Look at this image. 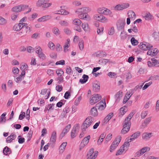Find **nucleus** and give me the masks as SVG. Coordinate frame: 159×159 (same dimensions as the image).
<instances>
[{
  "mask_svg": "<svg viewBox=\"0 0 159 159\" xmlns=\"http://www.w3.org/2000/svg\"><path fill=\"white\" fill-rule=\"evenodd\" d=\"M93 120V118L91 116L88 117L83 123L81 128L85 130L91 124Z\"/></svg>",
  "mask_w": 159,
  "mask_h": 159,
  "instance_id": "nucleus-1",
  "label": "nucleus"
},
{
  "mask_svg": "<svg viewBox=\"0 0 159 159\" xmlns=\"http://www.w3.org/2000/svg\"><path fill=\"white\" fill-rule=\"evenodd\" d=\"M101 98V96L99 94H93L90 98L89 103L90 104L93 105L99 101Z\"/></svg>",
  "mask_w": 159,
  "mask_h": 159,
  "instance_id": "nucleus-2",
  "label": "nucleus"
},
{
  "mask_svg": "<svg viewBox=\"0 0 159 159\" xmlns=\"http://www.w3.org/2000/svg\"><path fill=\"white\" fill-rule=\"evenodd\" d=\"M98 153L97 151L94 152L93 148H91L88 153L87 159H95L97 156Z\"/></svg>",
  "mask_w": 159,
  "mask_h": 159,
  "instance_id": "nucleus-3",
  "label": "nucleus"
},
{
  "mask_svg": "<svg viewBox=\"0 0 159 159\" xmlns=\"http://www.w3.org/2000/svg\"><path fill=\"white\" fill-rule=\"evenodd\" d=\"M31 26L30 25H28L27 24L26 25L21 29V31L20 32V35L22 34L23 35H25L29 33L31 31Z\"/></svg>",
  "mask_w": 159,
  "mask_h": 159,
  "instance_id": "nucleus-4",
  "label": "nucleus"
},
{
  "mask_svg": "<svg viewBox=\"0 0 159 159\" xmlns=\"http://www.w3.org/2000/svg\"><path fill=\"white\" fill-rule=\"evenodd\" d=\"M80 127L79 124H77L71 130L70 136L71 139H74L77 135Z\"/></svg>",
  "mask_w": 159,
  "mask_h": 159,
  "instance_id": "nucleus-5",
  "label": "nucleus"
},
{
  "mask_svg": "<svg viewBox=\"0 0 159 159\" xmlns=\"http://www.w3.org/2000/svg\"><path fill=\"white\" fill-rule=\"evenodd\" d=\"M36 4L37 6L43 8H47L52 5L51 3H46L44 0H39Z\"/></svg>",
  "mask_w": 159,
  "mask_h": 159,
  "instance_id": "nucleus-6",
  "label": "nucleus"
},
{
  "mask_svg": "<svg viewBox=\"0 0 159 159\" xmlns=\"http://www.w3.org/2000/svg\"><path fill=\"white\" fill-rule=\"evenodd\" d=\"M73 24L77 26L76 28H75V30L79 32L81 31V29L80 26L82 22L81 20L79 19H75L73 20Z\"/></svg>",
  "mask_w": 159,
  "mask_h": 159,
  "instance_id": "nucleus-7",
  "label": "nucleus"
},
{
  "mask_svg": "<svg viewBox=\"0 0 159 159\" xmlns=\"http://www.w3.org/2000/svg\"><path fill=\"white\" fill-rule=\"evenodd\" d=\"M94 19L102 22H106L108 21L107 19L101 15L96 14L94 16Z\"/></svg>",
  "mask_w": 159,
  "mask_h": 159,
  "instance_id": "nucleus-8",
  "label": "nucleus"
},
{
  "mask_svg": "<svg viewBox=\"0 0 159 159\" xmlns=\"http://www.w3.org/2000/svg\"><path fill=\"white\" fill-rule=\"evenodd\" d=\"M90 138V136L89 135L87 137L84 138L80 145V150H81L82 148H83L88 143Z\"/></svg>",
  "mask_w": 159,
  "mask_h": 159,
  "instance_id": "nucleus-9",
  "label": "nucleus"
},
{
  "mask_svg": "<svg viewBox=\"0 0 159 159\" xmlns=\"http://www.w3.org/2000/svg\"><path fill=\"white\" fill-rule=\"evenodd\" d=\"M125 25V22L124 20H118L116 23L118 30H124Z\"/></svg>",
  "mask_w": 159,
  "mask_h": 159,
  "instance_id": "nucleus-10",
  "label": "nucleus"
},
{
  "mask_svg": "<svg viewBox=\"0 0 159 159\" xmlns=\"http://www.w3.org/2000/svg\"><path fill=\"white\" fill-rule=\"evenodd\" d=\"M71 128V125L69 124L66 125L65 128L63 130L62 132L60 135V138L61 139L68 132Z\"/></svg>",
  "mask_w": 159,
  "mask_h": 159,
  "instance_id": "nucleus-11",
  "label": "nucleus"
},
{
  "mask_svg": "<svg viewBox=\"0 0 159 159\" xmlns=\"http://www.w3.org/2000/svg\"><path fill=\"white\" fill-rule=\"evenodd\" d=\"M106 107V104L105 101H104V102H102V101H101L96 105V107L98 108V109L99 110H103Z\"/></svg>",
  "mask_w": 159,
  "mask_h": 159,
  "instance_id": "nucleus-12",
  "label": "nucleus"
},
{
  "mask_svg": "<svg viewBox=\"0 0 159 159\" xmlns=\"http://www.w3.org/2000/svg\"><path fill=\"white\" fill-rule=\"evenodd\" d=\"M51 18V16L50 15L44 16L38 19V21L40 22H43L50 19Z\"/></svg>",
  "mask_w": 159,
  "mask_h": 159,
  "instance_id": "nucleus-13",
  "label": "nucleus"
},
{
  "mask_svg": "<svg viewBox=\"0 0 159 159\" xmlns=\"http://www.w3.org/2000/svg\"><path fill=\"white\" fill-rule=\"evenodd\" d=\"M93 90L95 92H98L100 89V86L98 82L96 81L93 84Z\"/></svg>",
  "mask_w": 159,
  "mask_h": 159,
  "instance_id": "nucleus-14",
  "label": "nucleus"
},
{
  "mask_svg": "<svg viewBox=\"0 0 159 159\" xmlns=\"http://www.w3.org/2000/svg\"><path fill=\"white\" fill-rule=\"evenodd\" d=\"M140 134V132L137 131L132 134L131 136V138L129 139L130 141H134L135 139L137 138Z\"/></svg>",
  "mask_w": 159,
  "mask_h": 159,
  "instance_id": "nucleus-15",
  "label": "nucleus"
},
{
  "mask_svg": "<svg viewBox=\"0 0 159 159\" xmlns=\"http://www.w3.org/2000/svg\"><path fill=\"white\" fill-rule=\"evenodd\" d=\"M16 138V135L14 134L13 133L11 134V135L9 136L6 139V142L7 143H11L13 140H14Z\"/></svg>",
  "mask_w": 159,
  "mask_h": 159,
  "instance_id": "nucleus-16",
  "label": "nucleus"
},
{
  "mask_svg": "<svg viewBox=\"0 0 159 159\" xmlns=\"http://www.w3.org/2000/svg\"><path fill=\"white\" fill-rule=\"evenodd\" d=\"M122 96V92L119 91L115 95L116 101L118 102L120 100V98Z\"/></svg>",
  "mask_w": 159,
  "mask_h": 159,
  "instance_id": "nucleus-17",
  "label": "nucleus"
},
{
  "mask_svg": "<svg viewBox=\"0 0 159 159\" xmlns=\"http://www.w3.org/2000/svg\"><path fill=\"white\" fill-rule=\"evenodd\" d=\"M56 132L55 131H53L51 135L50 141L52 143H54L56 141Z\"/></svg>",
  "mask_w": 159,
  "mask_h": 159,
  "instance_id": "nucleus-18",
  "label": "nucleus"
},
{
  "mask_svg": "<svg viewBox=\"0 0 159 159\" xmlns=\"http://www.w3.org/2000/svg\"><path fill=\"white\" fill-rule=\"evenodd\" d=\"M152 133L145 132L142 134L143 139L145 140H148L151 137Z\"/></svg>",
  "mask_w": 159,
  "mask_h": 159,
  "instance_id": "nucleus-19",
  "label": "nucleus"
},
{
  "mask_svg": "<svg viewBox=\"0 0 159 159\" xmlns=\"http://www.w3.org/2000/svg\"><path fill=\"white\" fill-rule=\"evenodd\" d=\"M11 149L7 146L5 147L3 150V153L6 156L11 154Z\"/></svg>",
  "mask_w": 159,
  "mask_h": 159,
  "instance_id": "nucleus-20",
  "label": "nucleus"
},
{
  "mask_svg": "<svg viewBox=\"0 0 159 159\" xmlns=\"http://www.w3.org/2000/svg\"><path fill=\"white\" fill-rule=\"evenodd\" d=\"M70 40L69 39H68L67 40L66 42L65 43V45L63 46L64 51L65 52H66L68 51L67 48L69 47L70 45Z\"/></svg>",
  "mask_w": 159,
  "mask_h": 159,
  "instance_id": "nucleus-21",
  "label": "nucleus"
},
{
  "mask_svg": "<svg viewBox=\"0 0 159 159\" xmlns=\"http://www.w3.org/2000/svg\"><path fill=\"white\" fill-rule=\"evenodd\" d=\"M116 141H113L110 148V152H112L117 147L119 144L118 143H116Z\"/></svg>",
  "mask_w": 159,
  "mask_h": 159,
  "instance_id": "nucleus-22",
  "label": "nucleus"
},
{
  "mask_svg": "<svg viewBox=\"0 0 159 159\" xmlns=\"http://www.w3.org/2000/svg\"><path fill=\"white\" fill-rule=\"evenodd\" d=\"M151 119V117L146 118L143 123L141 128H143L146 126L150 122Z\"/></svg>",
  "mask_w": 159,
  "mask_h": 159,
  "instance_id": "nucleus-23",
  "label": "nucleus"
},
{
  "mask_svg": "<svg viewBox=\"0 0 159 159\" xmlns=\"http://www.w3.org/2000/svg\"><path fill=\"white\" fill-rule=\"evenodd\" d=\"M128 15L129 18L133 20H134L135 18V14L133 11H129L128 12Z\"/></svg>",
  "mask_w": 159,
  "mask_h": 159,
  "instance_id": "nucleus-24",
  "label": "nucleus"
},
{
  "mask_svg": "<svg viewBox=\"0 0 159 159\" xmlns=\"http://www.w3.org/2000/svg\"><path fill=\"white\" fill-rule=\"evenodd\" d=\"M67 143L66 142L62 143L60 147L59 148V152L61 153H62L65 149V148L67 145Z\"/></svg>",
  "mask_w": 159,
  "mask_h": 159,
  "instance_id": "nucleus-25",
  "label": "nucleus"
},
{
  "mask_svg": "<svg viewBox=\"0 0 159 159\" xmlns=\"http://www.w3.org/2000/svg\"><path fill=\"white\" fill-rule=\"evenodd\" d=\"M113 116V113L112 112L109 114L104 120V123H107Z\"/></svg>",
  "mask_w": 159,
  "mask_h": 159,
  "instance_id": "nucleus-26",
  "label": "nucleus"
},
{
  "mask_svg": "<svg viewBox=\"0 0 159 159\" xmlns=\"http://www.w3.org/2000/svg\"><path fill=\"white\" fill-rule=\"evenodd\" d=\"M131 142V141H130L129 139L128 140V141L125 142L123 145L122 146L123 147V148L125 149L126 151L127 150L128 148L129 147L130 144L129 143Z\"/></svg>",
  "mask_w": 159,
  "mask_h": 159,
  "instance_id": "nucleus-27",
  "label": "nucleus"
},
{
  "mask_svg": "<svg viewBox=\"0 0 159 159\" xmlns=\"http://www.w3.org/2000/svg\"><path fill=\"white\" fill-rule=\"evenodd\" d=\"M120 37L122 40H125L127 37V34L126 32L124 30H122L120 35Z\"/></svg>",
  "mask_w": 159,
  "mask_h": 159,
  "instance_id": "nucleus-28",
  "label": "nucleus"
},
{
  "mask_svg": "<svg viewBox=\"0 0 159 159\" xmlns=\"http://www.w3.org/2000/svg\"><path fill=\"white\" fill-rule=\"evenodd\" d=\"M53 33L56 36L59 35L61 34V31L59 29L56 27L53 28L52 30Z\"/></svg>",
  "mask_w": 159,
  "mask_h": 159,
  "instance_id": "nucleus-29",
  "label": "nucleus"
},
{
  "mask_svg": "<svg viewBox=\"0 0 159 159\" xmlns=\"http://www.w3.org/2000/svg\"><path fill=\"white\" fill-rule=\"evenodd\" d=\"M81 26L85 32H88L89 31V28L87 23H84L82 24Z\"/></svg>",
  "mask_w": 159,
  "mask_h": 159,
  "instance_id": "nucleus-30",
  "label": "nucleus"
},
{
  "mask_svg": "<svg viewBox=\"0 0 159 159\" xmlns=\"http://www.w3.org/2000/svg\"><path fill=\"white\" fill-rule=\"evenodd\" d=\"M91 115L94 116H96L98 115V112L96 107H93L91 109Z\"/></svg>",
  "mask_w": 159,
  "mask_h": 159,
  "instance_id": "nucleus-31",
  "label": "nucleus"
},
{
  "mask_svg": "<svg viewBox=\"0 0 159 159\" xmlns=\"http://www.w3.org/2000/svg\"><path fill=\"white\" fill-rule=\"evenodd\" d=\"M12 11L15 12H19L21 11V8L20 5L17 6L15 7L12 8Z\"/></svg>",
  "mask_w": 159,
  "mask_h": 159,
  "instance_id": "nucleus-32",
  "label": "nucleus"
},
{
  "mask_svg": "<svg viewBox=\"0 0 159 159\" xmlns=\"http://www.w3.org/2000/svg\"><path fill=\"white\" fill-rule=\"evenodd\" d=\"M145 19L147 20H150L153 19V17L149 12L146 13V15L144 16Z\"/></svg>",
  "mask_w": 159,
  "mask_h": 159,
  "instance_id": "nucleus-33",
  "label": "nucleus"
},
{
  "mask_svg": "<svg viewBox=\"0 0 159 159\" xmlns=\"http://www.w3.org/2000/svg\"><path fill=\"white\" fill-rule=\"evenodd\" d=\"M127 127H126L125 126H123V129L121 130V133L122 134H125L127 133L129 130V126H127Z\"/></svg>",
  "mask_w": 159,
  "mask_h": 159,
  "instance_id": "nucleus-34",
  "label": "nucleus"
},
{
  "mask_svg": "<svg viewBox=\"0 0 159 159\" xmlns=\"http://www.w3.org/2000/svg\"><path fill=\"white\" fill-rule=\"evenodd\" d=\"M95 55L97 57H104V55L106 56V53L103 51H100L97 52L95 53Z\"/></svg>",
  "mask_w": 159,
  "mask_h": 159,
  "instance_id": "nucleus-35",
  "label": "nucleus"
},
{
  "mask_svg": "<svg viewBox=\"0 0 159 159\" xmlns=\"http://www.w3.org/2000/svg\"><path fill=\"white\" fill-rule=\"evenodd\" d=\"M139 48L141 49L144 50H147V47L146 43V44L143 43H140L139 45Z\"/></svg>",
  "mask_w": 159,
  "mask_h": 159,
  "instance_id": "nucleus-36",
  "label": "nucleus"
},
{
  "mask_svg": "<svg viewBox=\"0 0 159 159\" xmlns=\"http://www.w3.org/2000/svg\"><path fill=\"white\" fill-rule=\"evenodd\" d=\"M112 134H109L106 137L105 141L104 142L105 144H107L112 138Z\"/></svg>",
  "mask_w": 159,
  "mask_h": 159,
  "instance_id": "nucleus-37",
  "label": "nucleus"
},
{
  "mask_svg": "<svg viewBox=\"0 0 159 159\" xmlns=\"http://www.w3.org/2000/svg\"><path fill=\"white\" fill-rule=\"evenodd\" d=\"M150 148L148 147H145L141 149L140 151L141 152L142 154L143 155L144 153L145 152L147 151H148L150 150Z\"/></svg>",
  "mask_w": 159,
  "mask_h": 159,
  "instance_id": "nucleus-38",
  "label": "nucleus"
},
{
  "mask_svg": "<svg viewBox=\"0 0 159 159\" xmlns=\"http://www.w3.org/2000/svg\"><path fill=\"white\" fill-rule=\"evenodd\" d=\"M125 150V149L123 148V147L121 146L120 149L117 151L116 155L117 156L121 154Z\"/></svg>",
  "mask_w": 159,
  "mask_h": 159,
  "instance_id": "nucleus-39",
  "label": "nucleus"
},
{
  "mask_svg": "<svg viewBox=\"0 0 159 159\" xmlns=\"http://www.w3.org/2000/svg\"><path fill=\"white\" fill-rule=\"evenodd\" d=\"M58 14H62L63 15H67L68 14V12L64 9H61L60 11H57Z\"/></svg>",
  "mask_w": 159,
  "mask_h": 159,
  "instance_id": "nucleus-40",
  "label": "nucleus"
},
{
  "mask_svg": "<svg viewBox=\"0 0 159 159\" xmlns=\"http://www.w3.org/2000/svg\"><path fill=\"white\" fill-rule=\"evenodd\" d=\"M123 125L124 126H125L126 127H127V126H129V127L130 128L131 124V122L130 121H129L125 119L123 123Z\"/></svg>",
  "mask_w": 159,
  "mask_h": 159,
  "instance_id": "nucleus-41",
  "label": "nucleus"
},
{
  "mask_svg": "<svg viewBox=\"0 0 159 159\" xmlns=\"http://www.w3.org/2000/svg\"><path fill=\"white\" fill-rule=\"evenodd\" d=\"M135 111L133 110L131 112L129 115L126 118L125 120H127L130 121V120L133 116L134 115V114Z\"/></svg>",
  "mask_w": 159,
  "mask_h": 159,
  "instance_id": "nucleus-42",
  "label": "nucleus"
},
{
  "mask_svg": "<svg viewBox=\"0 0 159 159\" xmlns=\"http://www.w3.org/2000/svg\"><path fill=\"white\" fill-rule=\"evenodd\" d=\"M54 105L55 104H48L46 106L45 109L47 110H48L49 111L52 110L54 109V108H53V107Z\"/></svg>",
  "mask_w": 159,
  "mask_h": 159,
  "instance_id": "nucleus-43",
  "label": "nucleus"
},
{
  "mask_svg": "<svg viewBox=\"0 0 159 159\" xmlns=\"http://www.w3.org/2000/svg\"><path fill=\"white\" fill-rule=\"evenodd\" d=\"M109 61L108 59H102L99 60V62L100 64H102L103 65H105Z\"/></svg>",
  "mask_w": 159,
  "mask_h": 159,
  "instance_id": "nucleus-44",
  "label": "nucleus"
},
{
  "mask_svg": "<svg viewBox=\"0 0 159 159\" xmlns=\"http://www.w3.org/2000/svg\"><path fill=\"white\" fill-rule=\"evenodd\" d=\"M115 33V30L113 27L110 28L108 31V33L109 35H112Z\"/></svg>",
  "mask_w": 159,
  "mask_h": 159,
  "instance_id": "nucleus-45",
  "label": "nucleus"
},
{
  "mask_svg": "<svg viewBox=\"0 0 159 159\" xmlns=\"http://www.w3.org/2000/svg\"><path fill=\"white\" fill-rule=\"evenodd\" d=\"M131 42L132 45L135 46L138 43V41L135 39L134 37H132L131 39Z\"/></svg>",
  "mask_w": 159,
  "mask_h": 159,
  "instance_id": "nucleus-46",
  "label": "nucleus"
},
{
  "mask_svg": "<svg viewBox=\"0 0 159 159\" xmlns=\"http://www.w3.org/2000/svg\"><path fill=\"white\" fill-rule=\"evenodd\" d=\"M104 10L102 12H103V14L105 15H108L111 14V11L109 9H107L105 7V8H104Z\"/></svg>",
  "mask_w": 159,
  "mask_h": 159,
  "instance_id": "nucleus-47",
  "label": "nucleus"
},
{
  "mask_svg": "<svg viewBox=\"0 0 159 159\" xmlns=\"http://www.w3.org/2000/svg\"><path fill=\"white\" fill-rule=\"evenodd\" d=\"M48 46V47L52 50H53L55 48L54 44L52 42H49Z\"/></svg>",
  "mask_w": 159,
  "mask_h": 159,
  "instance_id": "nucleus-48",
  "label": "nucleus"
},
{
  "mask_svg": "<svg viewBox=\"0 0 159 159\" xmlns=\"http://www.w3.org/2000/svg\"><path fill=\"white\" fill-rule=\"evenodd\" d=\"M55 80L58 81V84H60L64 81L63 78L62 76H58L55 79Z\"/></svg>",
  "mask_w": 159,
  "mask_h": 159,
  "instance_id": "nucleus-49",
  "label": "nucleus"
},
{
  "mask_svg": "<svg viewBox=\"0 0 159 159\" xmlns=\"http://www.w3.org/2000/svg\"><path fill=\"white\" fill-rule=\"evenodd\" d=\"M86 8H82L77 9L75 11L76 13H78L79 14L84 12V11L86 10Z\"/></svg>",
  "mask_w": 159,
  "mask_h": 159,
  "instance_id": "nucleus-50",
  "label": "nucleus"
},
{
  "mask_svg": "<svg viewBox=\"0 0 159 159\" xmlns=\"http://www.w3.org/2000/svg\"><path fill=\"white\" fill-rule=\"evenodd\" d=\"M87 14L86 13H80L79 15V16L80 18L81 19H84L87 18Z\"/></svg>",
  "mask_w": 159,
  "mask_h": 159,
  "instance_id": "nucleus-51",
  "label": "nucleus"
},
{
  "mask_svg": "<svg viewBox=\"0 0 159 159\" xmlns=\"http://www.w3.org/2000/svg\"><path fill=\"white\" fill-rule=\"evenodd\" d=\"M7 23L6 20L0 16V25H4Z\"/></svg>",
  "mask_w": 159,
  "mask_h": 159,
  "instance_id": "nucleus-52",
  "label": "nucleus"
},
{
  "mask_svg": "<svg viewBox=\"0 0 159 159\" xmlns=\"http://www.w3.org/2000/svg\"><path fill=\"white\" fill-rule=\"evenodd\" d=\"M123 10L129 7V4L128 3H125L121 4Z\"/></svg>",
  "mask_w": 159,
  "mask_h": 159,
  "instance_id": "nucleus-53",
  "label": "nucleus"
},
{
  "mask_svg": "<svg viewBox=\"0 0 159 159\" xmlns=\"http://www.w3.org/2000/svg\"><path fill=\"white\" fill-rule=\"evenodd\" d=\"M114 9L115 10L120 11L123 10L121 4H118L116 5L114 7Z\"/></svg>",
  "mask_w": 159,
  "mask_h": 159,
  "instance_id": "nucleus-54",
  "label": "nucleus"
},
{
  "mask_svg": "<svg viewBox=\"0 0 159 159\" xmlns=\"http://www.w3.org/2000/svg\"><path fill=\"white\" fill-rule=\"evenodd\" d=\"M56 73L59 76H62L61 73H62V75L64 73L63 71L61 69L56 70Z\"/></svg>",
  "mask_w": 159,
  "mask_h": 159,
  "instance_id": "nucleus-55",
  "label": "nucleus"
},
{
  "mask_svg": "<svg viewBox=\"0 0 159 159\" xmlns=\"http://www.w3.org/2000/svg\"><path fill=\"white\" fill-rule=\"evenodd\" d=\"M21 137V136L20 135H19L18 136V143L20 144L23 143H24L25 141V139L24 138H20Z\"/></svg>",
  "mask_w": 159,
  "mask_h": 159,
  "instance_id": "nucleus-56",
  "label": "nucleus"
},
{
  "mask_svg": "<svg viewBox=\"0 0 159 159\" xmlns=\"http://www.w3.org/2000/svg\"><path fill=\"white\" fill-rule=\"evenodd\" d=\"M148 65L149 67L155 66L157 67L159 66V65H155L153 62L151 61H149L148 62Z\"/></svg>",
  "mask_w": 159,
  "mask_h": 159,
  "instance_id": "nucleus-57",
  "label": "nucleus"
},
{
  "mask_svg": "<svg viewBox=\"0 0 159 159\" xmlns=\"http://www.w3.org/2000/svg\"><path fill=\"white\" fill-rule=\"evenodd\" d=\"M19 24H16L13 27V30L16 31H19L20 30V26Z\"/></svg>",
  "mask_w": 159,
  "mask_h": 159,
  "instance_id": "nucleus-58",
  "label": "nucleus"
},
{
  "mask_svg": "<svg viewBox=\"0 0 159 159\" xmlns=\"http://www.w3.org/2000/svg\"><path fill=\"white\" fill-rule=\"evenodd\" d=\"M148 111H143L141 114V116L142 119H144L148 114Z\"/></svg>",
  "mask_w": 159,
  "mask_h": 159,
  "instance_id": "nucleus-59",
  "label": "nucleus"
},
{
  "mask_svg": "<svg viewBox=\"0 0 159 159\" xmlns=\"http://www.w3.org/2000/svg\"><path fill=\"white\" fill-rule=\"evenodd\" d=\"M60 24L62 26H66L68 25V23L65 20L61 21L59 22Z\"/></svg>",
  "mask_w": 159,
  "mask_h": 159,
  "instance_id": "nucleus-60",
  "label": "nucleus"
},
{
  "mask_svg": "<svg viewBox=\"0 0 159 159\" xmlns=\"http://www.w3.org/2000/svg\"><path fill=\"white\" fill-rule=\"evenodd\" d=\"M38 56L41 59L43 60H45L46 58L45 55L43 52L41 53Z\"/></svg>",
  "mask_w": 159,
  "mask_h": 159,
  "instance_id": "nucleus-61",
  "label": "nucleus"
},
{
  "mask_svg": "<svg viewBox=\"0 0 159 159\" xmlns=\"http://www.w3.org/2000/svg\"><path fill=\"white\" fill-rule=\"evenodd\" d=\"M56 50L57 52H59L61 51L62 47L59 43H57L56 45Z\"/></svg>",
  "mask_w": 159,
  "mask_h": 159,
  "instance_id": "nucleus-62",
  "label": "nucleus"
},
{
  "mask_svg": "<svg viewBox=\"0 0 159 159\" xmlns=\"http://www.w3.org/2000/svg\"><path fill=\"white\" fill-rule=\"evenodd\" d=\"M24 78V77H22L20 75L19 76L16 78L15 79V81L17 83H19Z\"/></svg>",
  "mask_w": 159,
  "mask_h": 159,
  "instance_id": "nucleus-63",
  "label": "nucleus"
},
{
  "mask_svg": "<svg viewBox=\"0 0 159 159\" xmlns=\"http://www.w3.org/2000/svg\"><path fill=\"white\" fill-rule=\"evenodd\" d=\"M27 51L29 53H31L34 52V48L30 46H28L27 47Z\"/></svg>",
  "mask_w": 159,
  "mask_h": 159,
  "instance_id": "nucleus-64",
  "label": "nucleus"
}]
</instances>
